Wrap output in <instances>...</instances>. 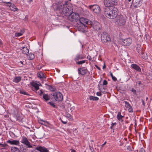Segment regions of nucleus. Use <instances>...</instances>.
<instances>
[{"mask_svg":"<svg viewBox=\"0 0 152 152\" xmlns=\"http://www.w3.org/2000/svg\"><path fill=\"white\" fill-rule=\"evenodd\" d=\"M117 118L118 119L121 121H122L123 120H122V118L123 117V116H122L121 114V113H118V114L117 115Z\"/></svg>","mask_w":152,"mask_h":152,"instance_id":"c85d7f7f","label":"nucleus"},{"mask_svg":"<svg viewBox=\"0 0 152 152\" xmlns=\"http://www.w3.org/2000/svg\"><path fill=\"white\" fill-rule=\"evenodd\" d=\"M1 147H4L6 146L7 145V144H1Z\"/></svg>","mask_w":152,"mask_h":152,"instance_id":"a19ab883","label":"nucleus"},{"mask_svg":"<svg viewBox=\"0 0 152 152\" xmlns=\"http://www.w3.org/2000/svg\"><path fill=\"white\" fill-rule=\"evenodd\" d=\"M87 58L89 60H91L92 59L91 56L88 55L87 56Z\"/></svg>","mask_w":152,"mask_h":152,"instance_id":"c03bdc74","label":"nucleus"},{"mask_svg":"<svg viewBox=\"0 0 152 152\" xmlns=\"http://www.w3.org/2000/svg\"><path fill=\"white\" fill-rule=\"evenodd\" d=\"M69 19L72 22L76 21L79 18V15L77 13L75 12H71L69 15Z\"/></svg>","mask_w":152,"mask_h":152,"instance_id":"7ed1b4c3","label":"nucleus"},{"mask_svg":"<svg viewBox=\"0 0 152 152\" xmlns=\"http://www.w3.org/2000/svg\"><path fill=\"white\" fill-rule=\"evenodd\" d=\"M124 102L125 103V106L128 109V111L129 112H133V109L129 103L126 101H124Z\"/></svg>","mask_w":152,"mask_h":152,"instance_id":"4468645a","label":"nucleus"},{"mask_svg":"<svg viewBox=\"0 0 152 152\" xmlns=\"http://www.w3.org/2000/svg\"><path fill=\"white\" fill-rule=\"evenodd\" d=\"M89 7L92 11L96 14L99 13L100 12V8L98 5H91L89 6Z\"/></svg>","mask_w":152,"mask_h":152,"instance_id":"39448f33","label":"nucleus"},{"mask_svg":"<svg viewBox=\"0 0 152 152\" xmlns=\"http://www.w3.org/2000/svg\"><path fill=\"white\" fill-rule=\"evenodd\" d=\"M101 93L100 92H97L96 93V95L98 96H100L101 95Z\"/></svg>","mask_w":152,"mask_h":152,"instance_id":"de8ad7c7","label":"nucleus"},{"mask_svg":"<svg viewBox=\"0 0 152 152\" xmlns=\"http://www.w3.org/2000/svg\"><path fill=\"white\" fill-rule=\"evenodd\" d=\"M7 142L11 145H19L20 143L19 141L17 140H8L7 141Z\"/></svg>","mask_w":152,"mask_h":152,"instance_id":"a211bd4d","label":"nucleus"},{"mask_svg":"<svg viewBox=\"0 0 152 152\" xmlns=\"http://www.w3.org/2000/svg\"><path fill=\"white\" fill-rule=\"evenodd\" d=\"M142 104L144 106L145 105V102H144V100L142 99Z\"/></svg>","mask_w":152,"mask_h":152,"instance_id":"3c124183","label":"nucleus"},{"mask_svg":"<svg viewBox=\"0 0 152 152\" xmlns=\"http://www.w3.org/2000/svg\"><path fill=\"white\" fill-rule=\"evenodd\" d=\"M99 23L97 22H96L94 23L93 25V28H94L96 30H98L99 29Z\"/></svg>","mask_w":152,"mask_h":152,"instance_id":"b1692460","label":"nucleus"},{"mask_svg":"<svg viewBox=\"0 0 152 152\" xmlns=\"http://www.w3.org/2000/svg\"><path fill=\"white\" fill-rule=\"evenodd\" d=\"M31 85L33 86L32 89L34 91H36L38 90L39 88V85L34 81H33L30 83Z\"/></svg>","mask_w":152,"mask_h":152,"instance_id":"9b49d317","label":"nucleus"},{"mask_svg":"<svg viewBox=\"0 0 152 152\" xmlns=\"http://www.w3.org/2000/svg\"><path fill=\"white\" fill-rule=\"evenodd\" d=\"M7 6L8 7L10 10L13 11H15L18 10V9L16 8L14 4H12L10 1V3H8Z\"/></svg>","mask_w":152,"mask_h":152,"instance_id":"ddd939ff","label":"nucleus"},{"mask_svg":"<svg viewBox=\"0 0 152 152\" xmlns=\"http://www.w3.org/2000/svg\"><path fill=\"white\" fill-rule=\"evenodd\" d=\"M103 62H104V65L103 66V69H104V61Z\"/></svg>","mask_w":152,"mask_h":152,"instance_id":"4d7b16f0","label":"nucleus"},{"mask_svg":"<svg viewBox=\"0 0 152 152\" xmlns=\"http://www.w3.org/2000/svg\"><path fill=\"white\" fill-rule=\"evenodd\" d=\"M139 152H145V151L143 148H141Z\"/></svg>","mask_w":152,"mask_h":152,"instance_id":"37998d69","label":"nucleus"},{"mask_svg":"<svg viewBox=\"0 0 152 152\" xmlns=\"http://www.w3.org/2000/svg\"><path fill=\"white\" fill-rule=\"evenodd\" d=\"M68 117H71V115H69V116H68Z\"/></svg>","mask_w":152,"mask_h":152,"instance_id":"e2e57ef3","label":"nucleus"},{"mask_svg":"<svg viewBox=\"0 0 152 152\" xmlns=\"http://www.w3.org/2000/svg\"><path fill=\"white\" fill-rule=\"evenodd\" d=\"M133 5L135 7H140L141 5L140 0H133Z\"/></svg>","mask_w":152,"mask_h":152,"instance_id":"f3484780","label":"nucleus"},{"mask_svg":"<svg viewBox=\"0 0 152 152\" xmlns=\"http://www.w3.org/2000/svg\"><path fill=\"white\" fill-rule=\"evenodd\" d=\"M95 66L99 70H100V68L97 65H95Z\"/></svg>","mask_w":152,"mask_h":152,"instance_id":"603ef678","label":"nucleus"},{"mask_svg":"<svg viewBox=\"0 0 152 152\" xmlns=\"http://www.w3.org/2000/svg\"><path fill=\"white\" fill-rule=\"evenodd\" d=\"M20 62H21L22 64V63H23V62H22V61H20Z\"/></svg>","mask_w":152,"mask_h":152,"instance_id":"338daca9","label":"nucleus"},{"mask_svg":"<svg viewBox=\"0 0 152 152\" xmlns=\"http://www.w3.org/2000/svg\"><path fill=\"white\" fill-rule=\"evenodd\" d=\"M104 80L103 82V85L99 83L98 85V87L99 90L102 92H104Z\"/></svg>","mask_w":152,"mask_h":152,"instance_id":"aec40b11","label":"nucleus"},{"mask_svg":"<svg viewBox=\"0 0 152 152\" xmlns=\"http://www.w3.org/2000/svg\"><path fill=\"white\" fill-rule=\"evenodd\" d=\"M1 1L3 2L6 3V4H8V3H10V1H11V0H0Z\"/></svg>","mask_w":152,"mask_h":152,"instance_id":"2f4dec72","label":"nucleus"},{"mask_svg":"<svg viewBox=\"0 0 152 152\" xmlns=\"http://www.w3.org/2000/svg\"><path fill=\"white\" fill-rule=\"evenodd\" d=\"M35 149L39 151L40 152H48V150L44 147H37Z\"/></svg>","mask_w":152,"mask_h":152,"instance_id":"dca6fc26","label":"nucleus"},{"mask_svg":"<svg viewBox=\"0 0 152 152\" xmlns=\"http://www.w3.org/2000/svg\"><path fill=\"white\" fill-rule=\"evenodd\" d=\"M141 57L143 58L146 59L148 58V56L146 53H144L142 50L141 49L140 51H138Z\"/></svg>","mask_w":152,"mask_h":152,"instance_id":"2eb2a0df","label":"nucleus"},{"mask_svg":"<svg viewBox=\"0 0 152 152\" xmlns=\"http://www.w3.org/2000/svg\"><path fill=\"white\" fill-rule=\"evenodd\" d=\"M21 143L26 145L29 148H32V146L30 144V143L28 141L27 138L23 136L22 137V140L21 141Z\"/></svg>","mask_w":152,"mask_h":152,"instance_id":"423d86ee","label":"nucleus"},{"mask_svg":"<svg viewBox=\"0 0 152 152\" xmlns=\"http://www.w3.org/2000/svg\"><path fill=\"white\" fill-rule=\"evenodd\" d=\"M85 57V56H83L82 54H77L74 58L75 61H77L80 59H84Z\"/></svg>","mask_w":152,"mask_h":152,"instance_id":"6ab92c4d","label":"nucleus"},{"mask_svg":"<svg viewBox=\"0 0 152 152\" xmlns=\"http://www.w3.org/2000/svg\"><path fill=\"white\" fill-rule=\"evenodd\" d=\"M30 152H37L35 150H34L33 151H31Z\"/></svg>","mask_w":152,"mask_h":152,"instance_id":"6e6d98bb","label":"nucleus"},{"mask_svg":"<svg viewBox=\"0 0 152 152\" xmlns=\"http://www.w3.org/2000/svg\"><path fill=\"white\" fill-rule=\"evenodd\" d=\"M77 27L78 30L82 31H83L84 29L86 28V26L80 24V25L79 24L77 25Z\"/></svg>","mask_w":152,"mask_h":152,"instance_id":"4be33fe9","label":"nucleus"},{"mask_svg":"<svg viewBox=\"0 0 152 152\" xmlns=\"http://www.w3.org/2000/svg\"><path fill=\"white\" fill-rule=\"evenodd\" d=\"M38 77L40 78H46L44 73L42 72H40L38 73Z\"/></svg>","mask_w":152,"mask_h":152,"instance_id":"393cba45","label":"nucleus"},{"mask_svg":"<svg viewBox=\"0 0 152 152\" xmlns=\"http://www.w3.org/2000/svg\"><path fill=\"white\" fill-rule=\"evenodd\" d=\"M107 82L106 80H105V85H107Z\"/></svg>","mask_w":152,"mask_h":152,"instance_id":"052dcab7","label":"nucleus"},{"mask_svg":"<svg viewBox=\"0 0 152 152\" xmlns=\"http://www.w3.org/2000/svg\"><path fill=\"white\" fill-rule=\"evenodd\" d=\"M104 145V143L102 144V145L103 146Z\"/></svg>","mask_w":152,"mask_h":152,"instance_id":"69168bd1","label":"nucleus"},{"mask_svg":"<svg viewBox=\"0 0 152 152\" xmlns=\"http://www.w3.org/2000/svg\"><path fill=\"white\" fill-rule=\"evenodd\" d=\"M116 3V0H105V6L107 7H113L112 5Z\"/></svg>","mask_w":152,"mask_h":152,"instance_id":"6e6552de","label":"nucleus"},{"mask_svg":"<svg viewBox=\"0 0 152 152\" xmlns=\"http://www.w3.org/2000/svg\"><path fill=\"white\" fill-rule=\"evenodd\" d=\"M43 98L46 101H48L49 100L50 98V96H48V94H43Z\"/></svg>","mask_w":152,"mask_h":152,"instance_id":"cd10ccee","label":"nucleus"},{"mask_svg":"<svg viewBox=\"0 0 152 152\" xmlns=\"http://www.w3.org/2000/svg\"><path fill=\"white\" fill-rule=\"evenodd\" d=\"M29 58L31 60L33 59L34 57V54L32 53H30L29 55Z\"/></svg>","mask_w":152,"mask_h":152,"instance_id":"c756f323","label":"nucleus"},{"mask_svg":"<svg viewBox=\"0 0 152 152\" xmlns=\"http://www.w3.org/2000/svg\"><path fill=\"white\" fill-rule=\"evenodd\" d=\"M71 152H76L75 151L74 149H71Z\"/></svg>","mask_w":152,"mask_h":152,"instance_id":"5fc2aeb1","label":"nucleus"},{"mask_svg":"<svg viewBox=\"0 0 152 152\" xmlns=\"http://www.w3.org/2000/svg\"><path fill=\"white\" fill-rule=\"evenodd\" d=\"M106 142H105V144H106Z\"/></svg>","mask_w":152,"mask_h":152,"instance_id":"774afa93","label":"nucleus"},{"mask_svg":"<svg viewBox=\"0 0 152 152\" xmlns=\"http://www.w3.org/2000/svg\"><path fill=\"white\" fill-rule=\"evenodd\" d=\"M20 93L24 95H27V93L24 91H20Z\"/></svg>","mask_w":152,"mask_h":152,"instance_id":"ea45409f","label":"nucleus"},{"mask_svg":"<svg viewBox=\"0 0 152 152\" xmlns=\"http://www.w3.org/2000/svg\"><path fill=\"white\" fill-rule=\"evenodd\" d=\"M38 94L40 95H42V94H43V93L41 90H40L38 92Z\"/></svg>","mask_w":152,"mask_h":152,"instance_id":"4c0bfd02","label":"nucleus"},{"mask_svg":"<svg viewBox=\"0 0 152 152\" xmlns=\"http://www.w3.org/2000/svg\"><path fill=\"white\" fill-rule=\"evenodd\" d=\"M53 96L54 99H55V101H59L62 100L63 99L62 94L59 92L53 93Z\"/></svg>","mask_w":152,"mask_h":152,"instance_id":"20e7f679","label":"nucleus"},{"mask_svg":"<svg viewBox=\"0 0 152 152\" xmlns=\"http://www.w3.org/2000/svg\"><path fill=\"white\" fill-rule=\"evenodd\" d=\"M86 62L85 60L81 61H76V64H81L85 63Z\"/></svg>","mask_w":152,"mask_h":152,"instance_id":"7c9ffc66","label":"nucleus"},{"mask_svg":"<svg viewBox=\"0 0 152 152\" xmlns=\"http://www.w3.org/2000/svg\"><path fill=\"white\" fill-rule=\"evenodd\" d=\"M110 75H111V76L112 77H113V75L112 73H110Z\"/></svg>","mask_w":152,"mask_h":152,"instance_id":"bf43d9fd","label":"nucleus"},{"mask_svg":"<svg viewBox=\"0 0 152 152\" xmlns=\"http://www.w3.org/2000/svg\"><path fill=\"white\" fill-rule=\"evenodd\" d=\"M15 35L16 37H19L21 36L22 35H21V34L19 32H17L15 33Z\"/></svg>","mask_w":152,"mask_h":152,"instance_id":"c9c22d12","label":"nucleus"},{"mask_svg":"<svg viewBox=\"0 0 152 152\" xmlns=\"http://www.w3.org/2000/svg\"><path fill=\"white\" fill-rule=\"evenodd\" d=\"M113 80L115 81H116L117 80V78L113 76L112 77Z\"/></svg>","mask_w":152,"mask_h":152,"instance_id":"a18cd8bd","label":"nucleus"},{"mask_svg":"<svg viewBox=\"0 0 152 152\" xmlns=\"http://www.w3.org/2000/svg\"><path fill=\"white\" fill-rule=\"evenodd\" d=\"M131 91L132 92H133L134 93H136V90L135 89H133V88H132V89Z\"/></svg>","mask_w":152,"mask_h":152,"instance_id":"09e8293b","label":"nucleus"},{"mask_svg":"<svg viewBox=\"0 0 152 152\" xmlns=\"http://www.w3.org/2000/svg\"><path fill=\"white\" fill-rule=\"evenodd\" d=\"M48 103L50 104L51 106H53V107L55 108L56 107V105L54 104L51 102H48Z\"/></svg>","mask_w":152,"mask_h":152,"instance_id":"72a5a7b5","label":"nucleus"},{"mask_svg":"<svg viewBox=\"0 0 152 152\" xmlns=\"http://www.w3.org/2000/svg\"><path fill=\"white\" fill-rule=\"evenodd\" d=\"M132 0H128V1L130 2V1Z\"/></svg>","mask_w":152,"mask_h":152,"instance_id":"0e129e2a","label":"nucleus"},{"mask_svg":"<svg viewBox=\"0 0 152 152\" xmlns=\"http://www.w3.org/2000/svg\"><path fill=\"white\" fill-rule=\"evenodd\" d=\"M106 42H110V37L109 35H107V36H106Z\"/></svg>","mask_w":152,"mask_h":152,"instance_id":"473e14b6","label":"nucleus"},{"mask_svg":"<svg viewBox=\"0 0 152 152\" xmlns=\"http://www.w3.org/2000/svg\"><path fill=\"white\" fill-rule=\"evenodd\" d=\"M141 49V50H142L141 48H140V49H137V51H140V50Z\"/></svg>","mask_w":152,"mask_h":152,"instance_id":"13d9d810","label":"nucleus"},{"mask_svg":"<svg viewBox=\"0 0 152 152\" xmlns=\"http://www.w3.org/2000/svg\"><path fill=\"white\" fill-rule=\"evenodd\" d=\"M104 38V35H103H103H102V36H101V39H102V42H104V39H103Z\"/></svg>","mask_w":152,"mask_h":152,"instance_id":"49530a36","label":"nucleus"},{"mask_svg":"<svg viewBox=\"0 0 152 152\" xmlns=\"http://www.w3.org/2000/svg\"><path fill=\"white\" fill-rule=\"evenodd\" d=\"M89 99L91 100L97 101L99 99V98L96 96H90Z\"/></svg>","mask_w":152,"mask_h":152,"instance_id":"bb28decb","label":"nucleus"},{"mask_svg":"<svg viewBox=\"0 0 152 152\" xmlns=\"http://www.w3.org/2000/svg\"><path fill=\"white\" fill-rule=\"evenodd\" d=\"M117 124L116 123H113L112 124L110 128L111 129H113V127L114 126H116Z\"/></svg>","mask_w":152,"mask_h":152,"instance_id":"e433bc0d","label":"nucleus"},{"mask_svg":"<svg viewBox=\"0 0 152 152\" xmlns=\"http://www.w3.org/2000/svg\"><path fill=\"white\" fill-rule=\"evenodd\" d=\"M132 67L139 72L141 71L140 68L136 64H132L131 65Z\"/></svg>","mask_w":152,"mask_h":152,"instance_id":"5701e85b","label":"nucleus"},{"mask_svg":"<svg viewBox=\"0 0 152 152\" xmlns=\"http://www.w3.org/2000/svg\"><path fill=\"white\" fill-rule=\"evenodd\" d=\"M57 10L61 13H63L65 16H68L73 11V9L72 5L65 3L63 5L57 6Z\"/></svg>","mask_w":152,"mask_h":152,"instance_id":"f257e3e1","label":"nucleus"},{"mask_svg":"<svg viewBox=\"0 0 152 152\" xmlns=\"http://www.w3.org/2000/svg\"><path fill=\"white\" fill-rule=\"evenodd\" d=\"M21 80V77H17L15 78L13 81L16 83H18L20 82Z\"/></svg>","mask_w":152,"mask_h":152,"instance_id":"a878e982","label":"nucleus"},{"mask_svg":"<svg viewBox=\"0 0 152 152\" xmlns=\"http://www.w3.org/2000/svg\"><path fill=\"white\" fill-rule=\"evenodd\" d=\"M14 148L15 149V150L17 151L18 150L19 152H20V151L19 150L18 148L17 147H15Z\"/></svg>","mask_w":152,"mask_h":152,"instance_id":"8fccbe9b","label":"nucleus"},{"mask_svg":"<svg viewBox=\"0 0 152 152\" xmlns=\"http://www.w3.org/2000/svg\"><path fill=\"white\" fill-rule=\"evenodd\" d=\"M61 121L64 124H66L67 123V121H64L62 119H61Z\"/></svg>","mask_w":152,"mask_h":152,"instance_id":"79ce46f5","label":"nucleus"},{"mask_svg":"<svg viewBox=\"0 0 152 152\" xmlns=\"http://www.w3.org/2000/svg\"><path fill=\"white\" fill-rule=\"evenodd\" d=\"M78 70L79 74L83 75L86 74L88 71L86 68L83 67L78 68Z\"/></svg>","mask_w":152,"mask_h":152,"instance_id":"9d476101","label":"nucleus"},{"mask_svg":"<svg viewBox=\"0 0 152 152\" xmlns=\"http://www.w3.org/2000/svg\"><path fill=\"white\" fill-rule=\"evenodd\" d=\"M121 40L122 44L124 46L129 45L132 42V39L130 38H128L124 39H122Z\"/></svg>","mask_w":152,"mask_h":152,"instance_id":"1a4fd4ad","label":"nucleus"},{"mask_svg":"<svg viewBox=\"0 0 152 152\" xmlns=\"http://www.w3.org/2000/svg\"><path fill=\"white\" fill-rule=\"evenodd\" d=\"M2 44V41L0 39V47L1 46V45Z\"/></svg>","mask_w":152,"mask_h":152,"instance_id":"864d4df0","label":"nucleus"},{"mask_svg":"<svg viewBox=\"0 0 152 152\" xmlns=\"http://www.w3.org/2000/svg\"><path fill=\"white\" fill-rule=\"evenodd\" d=\"M141 82H140L138 83V84H139V85H140V84H141Z\"/></svg>","mask_w":152,"mask_h":152,"instance_id":"680f3d73","label":"nucleus"},{"mask_svg":"<svg viewBox=\"0 0 152 152\" xmlns=\"http://www.w3.org/2000/svg\"><path fill=\"white\" fill-rule=\"evenodd\" d=\"M115 22L116 24H118L120 26L124 25L125 23V21L122 16H120L119 18H116L115 19Z\"/></svg>","mask_w":152,"mask_h":152,"instance_id":"0eeeda50","label":"nucleus"},{"mask_svg":"<svg viewBox=\"0 0 152 152\" xmlns=\"http://www.w3.org/2000/svg\"><path fill=\"white\" fill-rule=\"evenodd\" d=\"M24 32H25L24 29H22L20 30V32L19 33L21 34V35H22L24 34Z\"/></svg>","mask_w":152,"mask_h":152,"instance_id":"f704fd0d","label":"nucleus"},{"mask_svg":"<svg viewBox=\"0 0 152 152\" xmlns=\"http://www.w3.org/2000/svg\"><path fill=\"white\" fill-rule=\"evenodd\" d=\"M40 121H41L42 122H39L42 124H45V123H47V122H45L42 120H41Z\"/></svg>","mask_w":152,"mask_h":152,"instance_id":"58836bf2","label":"nucleus"},{"mask_svg":"<svg viewBox=\"0 0 152 152\" xmlns=\"http://www.w3.org/2000/svg\"><path fill=\"white\" fill-rule=\"evenodd\" d=\"M80 24L81 25H83L85 26L88 23V20L86 18H81L79 19Z\"/></svg>","mask_w":152,"mask_h":152,"instance_id":"f8f14e48","label":"nucleus"},{"mask_svg":"<svg viewBox=\"0 0 152 152\" xmlns=\"http://www.w3.org/2000/svg\"><path fill=\"white\" fill-rule=\"evenodd\" d=\"M22 52L23 53L27 55L29 53V50L27 47H23L21 49Z\"/></svg>","mask_w":152,"mask_h":152,"instance_id":"412c9836","label":"nucleus"},{"mask_svg":"<svg viewBox=\"0 0 152 152\" xmlns=\"http://www.w3.org/2000/svg\"><path fill=\"white\" fill-rule=\"evenodd\" d=\"M118 14V10L115 7H110L105 8V15L110 19L115 18Z\"/></svg>","mask_w":152,"mask_h":152,"instance_id":"f03ea898","label":"nucleus"}]
</instances>
